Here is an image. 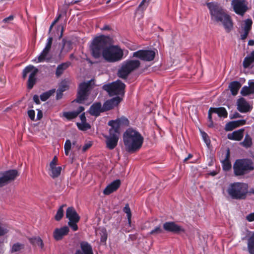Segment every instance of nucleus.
Segmentation results:
<instances>
[{"label":"nucleus","instance_id":"obj_1","mask_svg":"<svg viewBox=\"0 0 254 254\" xmlns=\"http://www.w3.org/2000/svg\"><path fill=\"white\" fill-rule=\"evenodd\" d=\"M112 39L104 35L95 38L91 46L92 56L95 59L101 56L109 63H115L121 61L124 56L123 50L118 46L111 45Z\"/></svg>","mask_w":254,"mask_h":254},{"label":"nucleus","instance_id":"obj_2","mask_svg":"<svg viewBox=\"0 0 254 254\" xmlns=\"http://www.w3.org/2000/svg\"><path fill=\"white\" fill-rule=\"evenodd\" d=\"M125 149L129 153H133L140 149L143 142V137L137 131L127 128L123 135Z\"/></svg>","mask_w":254,"mask_h":254},{"label":"nucleus","instance_id":"obj_3","mask_svg":"<svg viewBox=\"0 0 254 254\" xmlns=\"http://www.w3.org/2000/svg\"><path fill=\"white\" fill-rule=\"evenodd\" d=\"M207 6L210 10L212 20L217 22H221L226 31L230 32L233 28L231 17L217 4L208 3Z\"/></svg>","mask_w":254,"mask_h":254},{"label":"nucleus","instance_id":"obj_4","mask_svg":"<svg viewBox=\"0 0 254 254\" xmlns=\"http://www.w3.org/2000/svg\"><path fill=\"white\" fill-rule=\"evenodd\" d=\"M227 192L233 199H245L248 194V185L241 182L231 183L228 187Z\"/></svg>","mask_w":254,"mask_h":254},{"label":"nucleus","instance_id":"obj_5","mask_svg":"<svg viewBox=\"0 0 254 254\" xmlns=\"http://www.w3.org/2000/svg\"><path fill=\"white\" fill-rule=\"evenodd\" d=\"M254 170V163L250 159H240L235 161L233 170L236 176H243Z\"/></svg>","mask_w":254,"mask_h":254},{"label":"nucleus","instance_id":"obj_6","mask_svg":"<svg viewBox=\"0 0 254 254\" xmlns=\"http://www.w3.org/2000/svg\"><path fill=\"white\" fill-rule=\"evenodd\" d=\"M94 80H88L87 82H83L79 84L76 94V98L74 100L79 104H82L88 99L91 90L93 88V84Z\"/></svg>","mask_w":254,"mask_h":254},{"label":"nucleus","instance_id":"obj_7","mask_svg":"<svg viewBox=\"0 0 254 254\" xmlns=\"http://www.w3.org/2000/svg\"><path fill=\"white\" fill-rule=\"evenodd\" d=\"M126 85L121 80H116L111 83L105 84L103 89L108 92L110 96L116 95L123 98L125 93Z\"/></svg>","mask_w":254,"mask_h":254},{"label":"nucleus","instance_id":"obj_8","mask_svg":"<svg viewBox=\"0 0 254 254\" xmlns=\"http://www.w3.org/2000/svg\"><path fill=\"white\" fill-rule=\"evenodd\" d=\"M140 65V62L137 60H128L124 61L119 69L118 75L122 78H126L131 72L136 70Z\"/></svg>","mask_w":254,"mask_h":254},{"label":"nucleus","instance_id":"obj_9","mask_svg":"<svg viewBox=\"0 0 254 254\" xmlns=\"http://www.w3.org/2000/svg\"><path fill=\"white\" fill-rule=\"evenodd\" d=\"M18 176V173L16 170H9L0 173V188L14 181Z\"/></svg>","mask_w":254,"mask_h":254},{"label":"nucleus","instance_id":"obj_10","mask_svg":"<svg viewBox=\"0 0 254 254\" xmlns=\"http://www.w3.org/2000/svg\"><path fill=\"white\" fill-rule=\"evenodd\" d=\"M53 42V38L49 37L47 40L46 46L40 53L39 56L35 59L36 63H41L44 61L49 62L51 59V56L50 55V51Z\"/></svg>","mask_w":254,"mask_h":254},{"label":"nucleus","instance_id":"obj_11","mask_svg":"<svg viewBox=\"0 0 254 254\" xmlns=\"http://www.w3.org/2000/svg\"><path fill=\"white\" fill-rule=\"evenodd\" d=\"M155 56V53L152 50H138L132 54L133 57L148 62L153 60Z\"/></svg>","mask_w":254,"mask_h":254},{"label":"nucleus","instance_id":"obj_12","mask_svg":"<svg viewBox=\"0 0 254 254\" xmlns=\"http://www.w3.org/2000/svg\"><path fill=\"white\" fill-rule=\"evenodd\" d=\"M231 4L234 11L241 15H243L248 9L245 0H233Z\"/></svg>","mask_w":254,"mask_h":254},{"label":"nucleus","instance_id":"obj_13","mask_svg":"<svg viewBox=\"0 0 254 254\" xmlns=\"http://www.w3.org/2000/svg\"><path fill=\"white\" fill-rule=\"evenodd\" d=\"M163 229L167 232L179 234L184 233L185 229L181 226L176 224L174 222H167L163 224Z\"/></svg>","mask_w":254,"mask_h":254},{"label":"nucleus","instance_id":"obj_14","mask_svg":"<svg viewBox=\"0 0 254 254\" xmlns=\"http://www.w3.org/2000/svg\"><path fill=\"white\" fill-rule=\"evenodd\" d=\"M122 100V97L117 96L110 100H107L103 104L104 110L107 111L113 109L114 107L117 106Z\"/></svg>","mask_w":254,"mask_h":254},{"label":"nucleus","instance_id":"obj_15","mask_svg":"<svg viewBox=\"0 0 254 254\" xmlns=\"http://www.w3.org/2000/svg\"><path fill=\"white\" fill-rule=\"evenodd\" d=\"M38 73V69L33 65H29L23 70L22 77L25 78L28 75V79H35V76Z\"/></svg>","mask_w":254,"mask_h":254},{"label":"nucleus","instance_id":"obj_16","mask_svg":"<svg viewBox=\"0 0 254 254\" xmlns=\"http://www.w3.org/2000/svg\"><path fill=\"white\" fill-rule=\"evenodd\" d=\"M109 133V136L106 137V144L107 147L109 149L112 150L117 145L119 137L118 134H117V133Z\"/></svg>","mask_w":254,"mask_h":254},{"label":"nucleus","instance_id":"obj_17","mask_svg":"<svg viewBox=\"0 0 254 254\" xmlns=\"http://www.w3.org/2000/svg\"><path fill=\"white\" fill-rule=\"evenodd\" d=\"M69 229L67 226H64L61 228H56L53 233V236L56 241L63 239V237L68 234Z\"/></svg>","mask_w":254,"mask_h":254},{"label":"nucleus","instance_id":"obj_18","mask_svg":"<svg viewBox=\"0 0 254 254\" xmlns=\"http://www.w3.org/2000/svg\"><path fill=\"white\" fill-rule=\"evenodd\" d=\"M121 181L120 180H116L108 185L103 191V193L105 195H109L112 192L116 191L121 186Z\"/></svg>","mask_w":254,"mask_h":254},{"label":"nucleus","instance_id":"obj_19","mask_svg":"<svg viewBox=\"0 0 254 254\" xmlns=\"http://www.w3.org/2000/svg\"><path fill=\"white\" fill-rule=\"evenodd\" d=\"M105 111L104 106H103L102 107V104L100 102L94 103L89 109L90 114L95 117L99 116L101 113Z\"/></svg>","mask_w":254,"mask_h":254},{"label":"nucleus","instance_id":"obj_20","mask_svg":"<svg viewBox=\"0 0 254 254\" xmlns=\"http://www.w3.org/2000/svg\"><path fill=\"white\" fill-rule=\"evenodd\" d=\"M246 121L245 120L231 121L226 124L225 127V130L227 131H232L235 128L245 125Z\"/></svg>","mask_w":254,"mask_h":254},{"label":"nucleus","instance_id":"obj_21","mask_svg":"<svg viewBox=\"0 0 254 254\" xmlns=\"http://www.w3.org/2000/svg\"><path fill=\"white\" fill-rule=\"evenodd\" d=\"M253 21L251 19H247L245 20L244 25L242 27L243 32L241 34V38L242 40H245L247 38L249 31L252 28Z\"/></svg>","mask_w":254,"mask_h":254},{"label":"nucleus","instance_id":"obj_22","mask_svg":"<svg viewBox=\"0 0 254 254\" xmlns=\"http://www.w3.org/2000/svg\"><path fill=\"white\" fill-rule=\"evenodd\" d=\"M237 103V109L241 113H247L252 109L249 103L244 98H240Z\"/></svg>","mask_w":254,"mask_h":254},{"label":"nucleus","instance_id":"obj_23","mask_svg":"<svg viewBox=\"0 0 254 254\" xmlns=\"http://www.w3.org/2000/svg\"><path fill=\"white\" fill-rule=\"evenodd\" d=\"M66 217L69 221H79L80 216L73 207H69L66 211Z\"/></svg>","mask_w":254,"mask_h":254},{"label":"nucleus","instance_id":"obj_24","mask_svg":"<svg viewBox=\"0 0 254 254\" xmlns=\"http://www.w3.org/2000/svg\"><path fill=\"white\" fill-rule=\"evenodd\" d=\"M244 129H240L233 131L232 133H229L228 138L232 140L240 141L244 136Z\"/></svg>","mask_w":254,"mask_h":254},{"label":"nucleus","instance_id":"obj_25","mask_svg":"<svg viewBox=\"0 0 254 254\" xmlns=\"http://www.w3.org/2000/svg\"><path fill=\"white\" fill-rule=\"evenodd\" d=\"M108 125L111 127L109 130V133L119 134L120 129L121 127L119 122L117 121V119L115 120L110 121L108 122Z\"/></svg>","mask_w":254,"mask_h":254},{"label":"nucleus","instance_id":"obj_26","mask_svg":"<svg viewBox=\"0 0 254 254\" xmlns=\"http://www.w3.org/2000/svg\"><path fill=\"white\" fill-rule=\"evenodd\" d=\"M230 152L228 148L227 150L225 158L222 161V165L223 170L225 171H229L232 168V165L230 161Z\"/></svg>","mask_w":254,"mask_h":254},{"label":"nucleus","instance_id":"obj_27","mask_svg":"<svg viewBox=\"0 0 254 254\" xmlns=\"http://www.w3.org/2000/svg\"><path fill=\"white\" fill-rule=\"evenodd\" d=\"M70 65L71 63L69 62L63 63L59 65L56 71L57 77H59L60 76H61L63 73L64 71L66 70Z\"/></svg>","mask_w":254,"mask_h":254},{"label":"nucleus","instance_id":"obj_28","mask_svg":"<svg viewBox=\"0 0 254 254\" xmlns=\"http://www.w3.org/2000/svg\"><path fill=\"white\" fill-rule=\"evenodd\" d=\"M80 247L82 254H93L91 246L87 242H81Z\"/></svg>","mask_w":254,"mask_h":254},{"label":"nucleus","instance_id":"obj_29","mask_svg":"<svg viewBox=\"0 0 254 254\" xmlns=\"http://www.w3.org/2000/svg\"><path fill=\"white\" fill-rule=\"evenodd\" d=\"M254 62V51L250 55L247 56L244 60L243 65L244 68H249L251 64Z\"/></svg>","mask_w":254,"mask_h":254},{"label":"nucleus","instance_id":"obj_30","mask_svg":"<svg viewBox=\"0 0 254 254\" xmlns=\"http://www.w3.org/2000/svg\"><path fill=\"white\" fill-rule=\"evenodd\" d=\"M241 87V84L236 80L231 82L229 85L231 93L234 96H235L238 94L239 90Z\"/></svg>","mask_w":254,"mask_h":254},{"label":"nucleus","instance_id":"obj_31","mask_svg":"<svg viewBox=\"0 0 254 254\" xmlns=\"http://www.w3.org/2000/svg\"><path fill=\"white\" fill-rule=\"evenodd\" d=\"M214 113L217 114L219 117L226 118L227 117L228 113L224 107L213 108Z\"/></svg>","mask_w":254,"mask_h":254},{"label":"nucleus","instance_id":"obj_32","mask_svg":"<svg viewBox=\"0 0 254 254\" xmlns=\"http://www.w3.org/2000/svg\"><path fill=\"white\" fill-rule=\"evenodd\" d=\"M50 170L51 171V173L50 174V176L53 178H58L61 174L62 171L61 167H50Z\"/></svg>","mask_w":254,"mask_h":254},{"label":"nucleus","instance_id":"obj_33","mask_svg":"<svg viewBox=\"0 0 254 254\" xmlns=\"http://www.w3.org/2000/svg\"><path fill=\"white\" fill-rule=\"evenodd\" d=\"M248 249L250 254H254V232L248 240Z\"/></svg>","mask_w":254,"mask_h":254},{"label":"nucleus","instance_id":"obj_34","mask_svg":"<svg viewBox=\"0 0 254 254\" xmlns=\"http://www.w3.org/2000/svg\"><path fill=\"white\" fill-rule=\"evenodd\" d=\"M29 240L32 245L34 246H38L41 249L44 248V243L40 237L30 238Z\"/></svg>","mask_w":254,"mask_h":254},{"label":"nucleus","instance_id":"obj_35","mask_svg":"<svg viewBox=\"0 0 254 254\" xmlns=\"http://www.w3.org/2000/svg\"><path fill=\"white\" fill-rule=\"evenodd\" d=\"M123 211L127 214L128 224L129 226H130L131 223V212L128 203L125 205V206L123 208Z\"/></svg>","mask_w":254,"mask_h":254},{"label":"nucleus","instance_id":"obj_36","mask_svg":"<svg viewBox=\"0 0 254 254\" xmlns=\"http://www.w3.org/2000/svg\"><path fill=\"white\" fill-rule=\"evenodd\" d=\"M56 91L55 89H51L47 92L43 93L40 95V97L42 101H46L51 95H52Z\"/></svg>","mask_w":254,"mask_h":254},{"label":"nucleus","instance_id":"obj_37","mask_svg":"<svg viewBox=\"0 0 254 254\" xmlns=\"http://www.w3.org/2000/svg\"><path fill=\"white\" fill-rule=\"evenodd\" d=\"M66 206V204H63L58 209L55 216V219L57 221H60L64 216V207Z\"/></svg>","mask_w":254,"mask_h":254},{"label":"nucleus","instance_id":"obj_38","mask_svg":"<svg viewBox=\"0 0 254 254\" xmlns=\"http://www.w3.org/2000/svg\"><path fill=\"white\" fill-rule=\"evenodd\" d=\"M60 117L65 118L67 120L70 121L76 118L77 117V114L75 111L72 112H64L63 113V115Z\"/></svg>","mask_w":254,"mask_h":254},{"label":"nucleus","instance_id":"obj_39","mask_svg":"<svg viewBox=\"0 0 254 254\" xmlns=\"http://www.w3.org/2000/svg\"><path fill=\"white\" fill-rule=\"evenodd\" d=\"M241 144L246 148L250 147L252 145V139L251 137L248 134L245 135L244 140L241 142Z\"/></svg>","mask_w":254,"mask_h":254},{"label":"nucleus","instance_id":"obj_40","mask_svg":"<svg viewBox=\"0 0 254 254\" xmlns=\"http://www.w3.org/2000/svg\"><path fill=\"white\" fill-rule=\"evenodd\" d=\"M76 126L78 128L82 131H86L91 128V127L90 125L87 123H76Z\"/></svg>","mask_w":254,"mask_h":254},{"label":"nucleus","instance_id":"obj_41","mask_svg":"<svg viewBox=\"0 0 254 254\" xmlns=\"http://www.w3.org/2000/svg\"><path fill=\"white\" fill-rule=\"evenodd\" d=\"M24 247V245L23 244L16 243L14 244L11 249V253H15L20 251L21 249H23Z\"/></svg>","mask_w":254,"mask_h":254},{"label":"nucleus","instance_id":"obj_42","mask_svg":"<svg viewBox=\"0 0 254 254\" xmlns=\"http://www.w3.org/2000/svg\"><path fill=\"white\" fill-rule=\"evenodd\" d=\"M71 143L70 140L67 139L64 143V153L66 156H68L69 154V151L71 149Z\"/></svg>","mask_w":254,"mask_h":254},{"label":"nucleus","instance_id":"obj_43","mask_svg":"<svg viewBox=\"0 0 254 254\" xmlns=\"http://www.w3.org/2000/svg\"><path fill=\"white\" fill-rule=\"evenodd\" d=\"M117 121L119 122L121 127H127L129 125V122L128 120L125 117H122L121 118H118Z\"/></svg>","mask_w":254,"mask_h":254},{"label":"nucleus","instance_id":"obj_44","mask_svg":"<svg viewBox=\"0 0 254 254\" xmlns=\"http://www.w3.org/2000/svg\"><path fill=\"white\" fill-rule=\"evenodd\" d=\"M163 233V230L161 229V226H158L156 227L154 229L152 230L149 233V234L150 235L156 236L158 234H161Z\"/></svg>","mask_w":254,"mask_h":254},{"label":"nucleus","instance_id":"obj_45","mask_svg":"<svg viewBox=\"0 0 254 254\" xmlns=\"http://www.w3.org/2000/svg\"><path fill=\"white\" fill-rule=\"evenodd\" d=\"M251 92V90L250 89L249 86H245L242 88L241 91V94L244 96H246L253 94Z\"/></svg>","mask_w":254,"mask_h":254},{"label":"nucleus","instance_id":"obj_46","mask_svg":"<svg viewBox=\"0 0 254 254\" xmlns=\"http://www.w3.org/2000/svg\"><path fill=\"white\" fill-rule=\"evenodd\" d=\"M14 19V16L12 15L9 16L7 17L4 18L2 20V23L5 24V25L2 26V27H5L6 25L10 24Z\"/></svg>","mask_w":254,"mask_h":254},{"label":"nucleus","instance_id":"obj_47","mask_svg":"<svg viewBox=\"0 0 254 254\" xmlns=\"http://www.w3.org/2000/svg\"><path fill=\"white\" fill-rule=\"evenodd\" d=\"M68 85L67 84L66 82H65V80H62L59 88L58 89H59L60 90L62 91V92H64L68 90Z\"/></svg>","mask_w":254,"mask_h":254},{"label":"nucleus","instance_id":"obj_48","mask_svg":"<svg viewBox=\"0 0 254 254\" xmlns=\"http://www.w3.org/2000/svg\"><path fill=\"white\" fill-rule=\"evenodd\" d=\"M213 113H214L213 112V107H211L209 108V109L208 110V119L209 122L210 123V124L208 126L209 127H213V123L212 117V114Z\"/></svg>","mask_w":254,"mask_h":254},{"label":"nucleus","instance_id":"obj_49","mask_svg":"<svg viewBox=\"0 0 254 254\" xmlns=\"http://www.w3.org/2000/svg\"><path fill=\"white\" fill-rule=\"evenodd\" d=\"M79 221H69L68 222V225L73 231H76L78 229V226L77 225V223Z\"/></svg>","mask_w":254,"mask_h":254},{"label":"nucleus","instance_id":"obj_50","mask_svg":"<svg viewBox=\"0 0 254 254\" xmlns=\"http://www.w3.org/2000/svg\"><path fill=\"white\" fill-rule=\"evenodd\" d=\"M150 0H143L140 3V4L139 5L138 8L142 9V10L145 9L148 6V3L150 1Z\"/></svg>","mask_w":254,"mask_h":254},{"label":"nucleus","instance_id":"obj_51","mask_svg":"<svg viewBox=\"0 0 254 254\" xmlns=\"http://www.w3.org/2000/svg\"><path fill=\"white\" fill-rule=\"evenodd\" d=\"M201 134H202V136L204 139V141H205L206 144L207 145L209 144L210 143V140L209 138V137H208L207 134L206 133H205V132H202L201 133Z\"/></svg>","mask_w":254,"mask_h":254},{"label":"nucleus","instance_id":"obj_52","mask_svg":"<svg viewBox=\"0 0 254 254\" xmlns=\"http://www.w3.org/2000/svg\"><path fill=\"white\" fill-rule=\"evenodd\" d=\"M28 116L32 121H34L35 112L33 110H29L27 112Z\"/></svg>","mask_w":254,"mask_h":254},{"label":"nucleus","instance_id":"obj_53","mask_svg":"<svg viewBox=\"0 0 254 254\" xmlns=\"http://www.w3.org/2000/svg\"><path fill=\"white\" fill-rule=\"evenodd\" d=\"M246 220L250 222L254 221V212L251 213L246 216Z\"/></svg>","mask_w":254,"mask_h":254},{"label":"nucleus","instance_id":"obj_54","mask_svg":"<svg viewBox=\"0 0 254 254\" xmlns=\"http://www.w3.org/2000/svg\"><path fill=\"white\" fill-rule=\"evenodd\" d=\"M36 80H28L27 88L29 90L31 89L36 84Z\"/></svg>","mask_w":254,"mask_h":254},{"label":"nucleus","instance_id":"obj_55","mask_svg":"<svg viewBox=\"0 0 254 254\" xmlns=\"http://www.w3.org/2000/svg\"><path fill=\"white\" fill-rule=\"evenodd\" d=\"M57 162H58V158L57 157V156H55L53 158L52 161L50 163V168L56 167Z\"/></svg>","mask_w":254,"mask_h":254},{"label":"nucleus","instance_id":"obj_56","mask_svg":"<svg viewBox=\"0 0 254 254\" xmlns=\"http://www.w3.org/2000/svg\"><path fill=\"white\" fill-rule=\"evenodd\" d=\"M63 96V92H62V91L60 90L59 89H58L57 91V95L56 99L57 100H59L62 98Z\"/></svg>","mask_w":254,"mask_h":254},{"label":"nucleus","instance_id":"obj_57","mask_svg":"<svg viewBox=\"0 0 254 254\" xmlns=\"http://www.w3.org/2000/svg\"><path fill=\"white\" fill-rule=\"evenodd\" d=\"M92 144L90 143H87L84 145L82 147V151L85 152L87 149H88L91 146Z\"/></svg>","mask_w":254,"mask_h":254},{"label":"nucleus","instance_id":"obj_58","mask_svg":"<svg viewBox=\"0 0 254 254\" xmlns=\"http://www.w3.org/2000/svg\"><path fill=\"white\" fill-rule=\"evenodd\" d=\"M85 108L83 106H79V108L75 111V112L77 114V116L84 110Z\"/></svg>","mask_w":254,"mask_h":254},{"label":"nucleus","instance_id":"obj_59","mask_svg":"<svg viewBox=\"0 0 254 254\" xmlns=\"http://www.w3.org/2000/svg\"><path fill=\"white\" fill-rule=\"evenodd\" d=\"M33 100L34 101V102L36 104H40V100H39V97L38 95H35L33 96Z\"/></svg>","mask_w":254,"mask_h":254},{"label":"nucleus","instance_id":"obj_60","mask_svg":"<svg viewBox=\"0 0 254 254\" xmlns=\"http://www.w3.org/2000/svg\"><path fill=\"white\" fill-rule=\"evenodd\" d=\"M80 119L81 123L86 122V118L85 113H82L80 116Z\"/></svg>","mask_w":254,"mask_h":254},{"label":"nucleus","instance_id":"obj_61","mask_svg":"<svg viewBox=\"0 0 254 254\" xmlns=\"http://www.w3.org/2000/svg\"><path fill=\"white\" fill-rule=\"evenodd\" d=\"M249 86L251 90V92L254 94V82H249Z\"/></svg>","mask_w":254,"mask_h":254},{"label":"nucleus","instance_id":"obj_62","mask_svg":"<svg viewBox=\"0 0 254 254\" xmlns=\"http://www.w3.org/2000/svg\"><path fill=\"white\" fill-rule=\"evenodd\" d=\"M43 117V113L42 112L41 110H38V113H37V120H40Z\"/></svg>","mask_w":254,"mask_h":254},{"label":"nucleus","instance_id":"obj_63","mask_svg":"<svg viewBox=\"0 0 254 254\" xmlns=\"http://www.w3.org/2000/svg\"><path fill=\"white\" fill-rule=\"evenodd\" d=\"M241 117V115L238 113V112H235L233 115V116L232 117H231L230 118L231 119H233V118H240Z\"/></svg>","mask_w":254,"mask_h":254},{"label":"nucleus","instance_id":"obj_64","mask_svg":"<svg viewBox=\"0 0 254 254\" xmlns=\"http://www.w3.org/2000/svg\"><path fill=\"white\" fill-rule=\"evenodd\" d=\"M193 155L191 154H189L187 157L185 158L184 160V162H187L188 160L192 157Z\"/></svg>","mask_w":254,"mask_h":254}]
</instances>
